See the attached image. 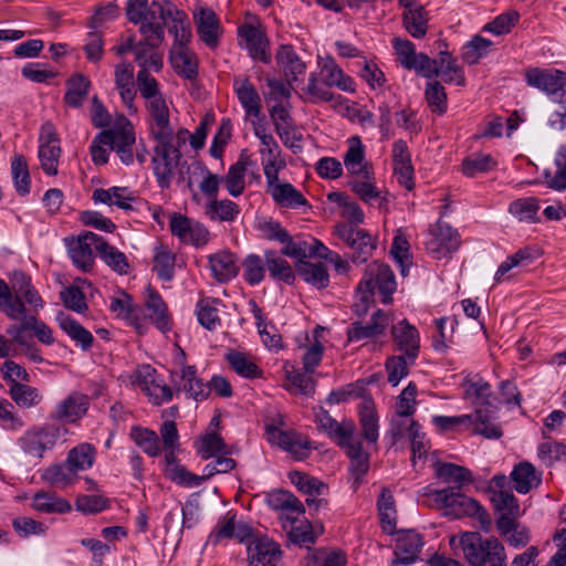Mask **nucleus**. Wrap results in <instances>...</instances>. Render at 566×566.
I'll use <instances>...</instances> for the list:
<instances>
[{"label": "nucleus", "instance_id": "11", "mask_svg": "<svg viewBox=\"0 0 566 566\" xmlns=\"http://www.w3.org/2000/svg\"><path fill=\"white\" fill-rule=\"evenodd\" d=\"M397 62L406 70L413 71L417 75L429 77L434 73V59L423 52H417L415 43L407 39L395 38L392 40Z\"/></svg>", "mask_w": 566, "mask_h": 566}, {"label": "nucleus", "instance_id": "61", "mask_svg": "<svg viewBox=\"0 0 566 566\" xmlns=\"http://www.w3.org/2000/svg\"><path fill=\"white\" fill-rule=\"evenodd\" d=\"M296 271L306 283L317 289H324L329 284V275L324 264L307 261L297 262Z\"/></svg>", "mask_w": 566, "mask_h": 566}, {"label": "nucleus", "instance_id": "10", "mask_svg": "<svg viewBox=\"0 0 566 566\" xmlns=\"http://www.w3.org/2000/svg\"><path fill=\"white\" fill-rule=\"evenodd\" d=\"M460 244L458 230L442 221H438L429 229L424 241L427 252L436 260L450 256Z\"/></svg>", "mask_w": 566, "mask_h": 566}, {"label": "nucleus", "instance_id": "21", "mask_svg": "<svg viewBox=\"0 0 566 566\" xmlns=\"http://www.w3.org/2000/svg\"><path fill=\"white\" fill-rule=\"evenodd\" d=\"M103 136L108 140L111 150L115 151L124 165L129 166L134 163L133 147L136 144V135L129 122L105 130Z\"/></svg>", "mask_w": 566, "mask_h": 566}, {"label": "nucleus", "instance_id": "5", "mask_svg": "<svg viewBox=\"0 0 566 566\" xmlns=\"http://www.w3.org/2000/svg\"><path fill=\"white\" fill-rule=\"evenodd\" d=\"M67 429L62 426L41 423L27 429L17 443L24 454L41 460L46 452L64 441Z\"/></svg>", "mask_w": 566, "mask_h": 566}, {"label": "nucleus", "instance_id": "22", "mask_svg": "<svg viewBox=\"0 0 566 566\" xmlns=\"http://www.w3.org/2000/svg\"><path fill=\"white\" fill-rule=\"evenodd\" d=\"M170 381L177 392L184 391L188 398L202 401L209 397V385L197 376L196 366L185 365L180 371H170Z\"/></svg>", "mask_w": 566, "mask_h": 566}, {"label": "nucleus", "instance_id": "13", "mask_svg": "<svg viewBox=\"0 0 566 566\" xmlns=\"http://www.w3.org/2000/svg\"><path fill=\"white\" fill-rule=\"evenodd\" d=\"M192 18L200 41L209 49L216 50L223 33L216 12L207 6L196 4Z\"/></svg>", "mask_w": 566, "mask_h": 566}, {"label": "nucleus", "instance_id": "48", "mask_svg": "<svg viewBox=\"0 0 566 566\" xmlns=\"http://www.w3.org/2000/svg\"><path fill=\"white\" fill-rule=\"evenodd\" d=\"M209 265L213 277L220 283L229 282L237 276L239 271L235 256L228 251L210 255Z\"/></svg>", "mask_w": 566, "mask_h": 566}, {"label": "nucleus", "instance_id": "56", "mask_svg": "<svg viewBox=\"0 0 566 566\" xmlns=\"http://www.w3.org/2000/svg\"><path fill=\"white\" fill-rule=\"evenodd\" d=\"M436 474L443 482L453 483L452 488L455 490H461L464 484L473 481L472 472L469 469L453 463H438Z\"/></svg>", "mask_w": 566, "mask_h": 566}, {"label": "nucleus", "instance_id": "39", "mask_svg": "<svg viewBox=\"0 0 566 566\" xmlns=\"http://www.w3.org/2000/svg\"><path fill=\"white\" fill-rule=\"evenodd\" d=\"M343 161L353 178L373 171L371 165L366 160L365 148L358 136L348 139V148L344 154Z\"/></svg>", "mask_w": 566, "mask_h": 566}, {"label": "nucleus", "instance_id": "4", "mask_svg": "<svg viewBox=\"0 0 566 566\" xmlns=\"http://www.w3.org/2000/svg\"><path fill=\"white\" fill-rule=\"evenodd\" d=\"M156 145L154 146V154L151 158L153 170L161 189H168L175 170H178L179 181H185V168L189 170L186 161L181 163V151L178 146H175V135L165 138H154Z\"/></svg>", "mask_w": 566, "mask_h": 566}, {"label": "nucleus", "instance_id": "62", "mask_svg": "<svg viewBox=\"0 0 566 566\" xmlns=\"http://www.w3.org/2000/svg\"><path fill=\"white\" fill-rule=\"evenodd\" d=\"M227 361L241 377L256 379L263 376L262 369L245 354L232 350L227 355Z\"/></svg>", "mask_w": 566, "mask_h": 566}, {"label": "nucleus", "instance_id": "36", "mask_svg": "<svg viewBox=\"0 0 566 566\" xmlns=\"http://www.w3.org/2000/svg\"><path fill=\"white\" fill-rule=\"evenodd\" d=\"M268 504L272 510L282 512V516L291 523H295L297 516L305 512L303 503L294 494L284 490L269 493Z\"/></svg>", "mask_w": 566, "mask_h": 566}, {"label": "nucleus", "instance_id": "47", "mask_svg": "<svg viewBox=\"0 0 566 566\" xmlns=\"http://www.w3.org/2000/svg\"><path fill=\"white\" fill-rule=\"evenodd\" d=\"M92 199L95 203L116 206L123 210H130L135 198L126 187H111L108 189H95Z\"/></svg>", "mask_w": 566, "mask_h": 566}, {"label": "nucleus", "instance_id": "14", "mask_svg": "<svg viewBox=\"0 0 566 566\" xmlns=\"http://www.w3.org/2000/svg\"><path fill=\"white\" fill-rule=\"evenodd\" d=\"M254 135L260 140L259 153L265 179L274 178L275 175H280V171L286 167L282 149L275 138L266 133L263 127H255Z\"/></svg>", "mask_w": 566, "mask_h": 566}, {"label": "nucleus", "instance_id": "26", "mask_svg": "<svg viewBox=\"0 0 566 566\" xmlns=\"http://www.w3.org/2000/svg\"><path fill=\"white\" fill-rule=\"evenodd\" d=\"M395 349L417 359L420 349V335L418 329L406 318L394 324L390 329Z\"/></svg>", "mask_w": 566, "mask_h": 566}, {"label": "nucleus", "instance_id": "34", "mask_svg": "<svg viewBox=\"0 0 566 566\" xmlns=\"http://www.w3.org/2000/svg\"><path fill=\"white\" fill-rule=\"evenodd\" d=\"M319 76L324 77L325 84L329 87H336L343 92L354 93L356 91L355 81L347 75L336 61L326 56L318 61Z\"/></svg>", "mask_w": 566, "mask_h": 566}, {"label": "nucleus", "instance_id": "7", "mask_svg": "<svg viewBox=\"0 0 566 566\" xmlns=\"http://www.w3.org/2000/svg\"><path fill=\"white\" fill-rule=\"evenodd\" d=\"M524 80L531 87L544 93L552 102H566V72L557 69L531 67Z\"/></svg>", "mask_w": 566, "mask_h": 566}, {"label": "nucleus", "instance_id": "33", "mask_svg": "<svg viewBox=\"0 0 566 566\" xmlns=\"http://www.w3.org/2000/svg\"><path fill=\"white\" fill-rule=\"evenodd\" d=\"M282 557V551L272 538L256 536L248 545V558L260 563L262 566H277Z\"/></svg>", "mask_w": 566, "mask_h": 566}, {"label": "nucleus", "instance_id": "19", "mask_svg": "<svg viewBox=\"0 0 566 566\" xmlns=\"http://www.w3.org/2000/svg\"><path fill=\"white\" fill-rule=\"evenodd\" d=\"M336 233L354 251V263H365L376 249L375 239L361 229L339 224L336 227Z\"/></svg>", "mask_w": 566, "mask_h": 566}, {"label": "nucleus", "instance_id": "54", "mask_svg": "<svg viewBox=\"0 0 566 566\" xmlns=\"http://www.w3.org/2000/svg\"><path fill=\"white\" fill-rule=\"evenodd\" d=\"M402 22L406 31L415 39H421L428 32V17L421 4L406 9Z\"/></svg>", "mask_w": 566, "mask_h": 566}, {"label": "nucleus", "instance_id": "27", "mask_svg": "<svg viewBox=\"0 0 566 566\" xmlns=\"http://www.w3.org/2000/svg\"><path fill=\"white\" fill-rule=\"evenodd\" d=\"M239 35L244 42V49L254 61L262 62L264 64L271 62L269 40L260 28L252 24L242 25L239 29Z\"/></svg>", "mask_w": 566, "mask_h": 566}, {"label": "nucleus", "instance_id": "50", "mask_svg": "<svg viewBox=\"0 0 566 566\" xmlns=\"http://www.w3.org/2000/svg\"><path fill=\"white\" fill-rule=\"evenodd\" d=\"M61 329L83 350H88L94 342L92 333L82 326L76 319L60 314L56 317Z\"/></svg>", "mask_w": 566, "mask_h": 566}, {"label": "nucleus", "instance_id": "55", "mask_svg": "<svg viewBox=\"0 0 566 566\" xmlns=\"http://www.w3.org/2000/svg\"><path fill=\"white\" fill-rule=\"evenodd\" d=\"M205 213L212 221L232 222L238 218L240 207L229 199L213 198L207 202Z\"/></svg>", "mask_w": 566, "mask_h": 566}, {"label": "nucleus", "instance_id": "9", "mask_svg": "<svg viewBox=\"0 0 566 566\" xmlns=\"http://www.w3.org/2000/svg\"><path fill=\"white\" fill-rule=\"evenodd\" d=\"M64 242L72 263L83 272L92 271L95 262L94 251L99 254V243L103 242V237L85 231L76 238H65Z\"/></svg>", "mask_w": 566, "mask_h": 566}, {"label": "nucleus", "instance_id": "28", "mask_svg": "<svg viewBox=\"0 0 566 566\" xmlns=\"http://www.w3.org/2000/svg\"><path fill=\"white\" fill-rule=\"evenodd\" d=\"M151 35L143 34L144 39L136 44L135 61L139 70L158 73L164 65L163 53L158 50L164 40L157 42L151 39Z\"/></svg>", "mask_w": 566, "mask_h": 566}, {"label": "nucleus", "instance_id": "38", "mask_svg": "<svg viewBox=\"0 0 566 566\" xmlns=\"http://www.w3.org/2000/svg\"><path fill=\"white\" fill-rule=\"evenodd\" d=\"M168 21L171 23L168 30L175 36L174 45H187L192 36L189 20L187 14L179 10L172 2H167L164 25Z\"/></svg>", "mask_w": 566, "mask_h": 566}, {"label": "nucleus", "instance_id": "42", "mask_svg": "<svg viewBox=\"0 0 566 566\" xmlns=\"http://www.w3.org/2000/svg\"><path fill=\"white\" fill-rule=\"evenodd\" d=\"M170 63L175 72L187 80H195L198 75L197 55L187 45H172Z\"/></svg>", "mask_w": 566, "mask_h": 566}, {"label": "nucleus", "instance_id": "57", "mask_svg": "<svg viewBox=\"0 0 566 566\" xmlns=\"http://www.w3.org/2000/svg\"><path fill=\"white\" fill-rule=\"evenodd\" d=\"M497 161L489 154L475 153L462 160L461 172L468 178L486 174L496 168Z\"/></svg>", "mask_w": 566, "mask_h": 566}, {"label": "nucleus", "instance_id": "35", "mask_svg": "<svg viewBox=\"0 0 566 566\" xmlns=\"http://www.w3.org/2000/svg\"><path fill=\"white\" fill-rule=\"evenodd\" d=\"M145 307L148 313V318L153 324L163 333L171 329L172 319L168 311L167 304L153 287L148 286L145 295Z\"/></svg>", "mask_w": 566, "mask_h": 566}, {"label": "nucleus", "instance_id": "45", "mask_svg": "<svg viewBox=\"0 0 566 566\" xmlns=\"http://www.w3.org/2000/svg\"><path fill=\"white\" fill-rule=\"evenodd\" d=\"M65 85L64 103L72 108L83 106L92 87L90 78L81 73H76L66 81Z\"/></svg>", "mask_w": 566, "mask_h": 566}, {"label": "nucleus", "instance_id": "18", "mask_svg": "<svg viewBox=\"0 0 566 566\" xmlns=\"http://www.w3.org/2000/svg\"><path fill=\"white\" fill-rule=\"evenodd\" d=\"M9 280L12 284L14 301H19L24 307L23 314H38L43 310L44 301L32 284L30 275L15 270L11 273Z\"/></svg>", "mask_w": 566, "mask_h": 566}, {"label": "nucleus", "instance_id": "30", "mask_svg": "<svg viewBox=\"0 0 566 566\" xmlns=\"http://www.w3.org/2000/svg\"><path fill=\"white\" fill-rule=\"evenodd\" d=\"M314 416L318 428L324 430L338 446L356 433L353 421L338 422L323 407L315 409Z\"/></svg>", "mask_w": 566, "mask_h": 566}, {"label": "nucleus", "instance_id": "20", "mask_svg": "<svg viewBox=\"0 0 566 566\" xmlns=\"http://www.w3.org/2000/svg\"><path fill=\"white\" fill-rule=\"evenodd\" d=\"M392 321L390 313L377 310L368 322L352 323L347 329V338L349 342L376 340L386 334Z\"/></svg>", "mask_w": 566, "mask_h": 566}, {"label": "nucleus", "instance_id": "37", "mask_svg": "<svg viewBox=\"0 0 566 566\" xmlns=\"http://www.w3.org/2000/svg\"><path fill=\"white\" fill-rule=\"evenodd\" d=\"M233 90L238 101L248 117L259 118L261 115L262 102L253 83L244 78H235Z\"/></svg>", "mask_w": 566, "mask_h": 566}, {"label": "nucleus", "instance_id": "16", "mask_svg": "<svg viewBox=\"0 0 566 566\" xmlns=\"http://www.w3.org/2000/svg\"><path fill=\"white\" fill-rule=\"evenodd\" d=\"M90 405L91 399L86 394L73 390L54 406L50 419L62 423H77L87 415Z\"/></svg>", "mask_w": 566, "mask_h": 566}, {"label": "nucleus", "instance_id": "63", "mask_svg": "<svg viewBox=\"0 0 566 566\" xmlns=\"http://www.w3.org/2000/svg\"><path fill=\"white\" fill-rule=\"evenodd\" d=\"M218 303L219 301L216 298L203 297L196 304L198 322L202 327L209 331H214L221 325V319L217 308Z\"/></svg>", "mask_w": 566, "mask_h": 566}, {"label": "nucleus", "instance_id": "43", "mask_svg": "<svg viewBox=\"0 0 566 566\" xmlns=\"http://www.w3.org/2000/svg\"><path fill=\"white\" fill-rule=\"evenodd\" d=\"M325 328L323 326L317 325L311 336H307V344L302 346L304 353L302 355V364L303 369L306 374H312L315 371L317 366L321 364L324 346L322 344L323 334Z\"/></svg>", "mask_w": 566, "mask_h": 566}, {"label": "nucleus", "instance_id": "31", "mask_svg": "<svg viewBox=\"0 0 566 566\" xmlns=\"http://www.w3.org/2000/svg\"><path fill=\"white\" fill-rule=\"evenodd\" d=\"M422 536L415 531H406L398 535L395 548V563L400 565L413 564L423 546Z\"/></svg>", "mask_w": 566, "mask_h": 566}, {"label": "nucleus", "instance_id": "64", "mask_svg": "<svg viewBox=\"0 0 566 566\" xmlns=\"http://www.w3.org/2000/svg\"><path fill=\"white\" fill-rule=\"evenodd\" d=\"M352 191L355 192L363 201L371 203L380 198V191L376 187L375 176L373 171L354 177L348 181Z\"/></svg>", "mask_w": 566, "mask_h": 566}, {"label": "nucleus", "instance_id": "8", "mask_svg": "<svg viewBox=\"0 0 566 566\" xmlns=\"http://www.w3.org/2000/svg\"><path fill=\"white\" fill-rule=\"evenodd\" d=\"M283 417L277 415L271 423L265 424V434L271 444L277 446L297 460L308 455L310 442L294 430H283Z\"/></svg>", "mask_w": 566, "mask_h": 566}, {"label": "nucleus", "instance_id": "25", "mask_svg": "<svg viewBox=\"0 0 566 566\" xmlns=\"http://www.w3.org/2000/svg\"><path fill=\"white\" fill-rule=\"evenodd\" d=\"M265 181L268 193H270L273 201L280 207L287 209L310 207L308 201L302 192L290 182H281L279 175H275L274 178L265 179Z\"/></svg>", "mask_w": 566, "mask_h": 566}, {"label": "nucleus", "instance_id": "17", "mask_svg": "<svg viewBox=\"0 0 566 566\" xmlns=\"http://www.w3.org/2000/svg\"><path fill=\"white\" fill-rule=\"evenodd\" d=\"M169 227L171 233L181 243L199 248L206 245L209 241L210 233L208 229L200 222L181 213H174L170 217Z\"/></svg>", "mask_w": 566, "mask_h": 566}, {"label": "nucleus", "instance_id": "23", "mask_svg": "<svg viewBox=\"0 0 566 566\" xmlns=\"http://www.w3.org/2000/svg\"><path fill=\"white\" fill-rule=\"evenodd\" d=\"M149 114V132L153 138H165L175 135L170 124V111L164 95L146 102Z\"/></svg>", "mask_w": 566, "mask_h": 566}, {"label": "nucleus", "instance_id": "53", "mask_svg": "<svg viewBox=\"0 0 566 566\" xmlns=\"http://www.w3.org/2000/svg\"><path fill=\"white\" fill-rule=\"evenodd\" d=\"M264 261L270 276L273 280L282 281L286 284H293L295 281V273L291 264L280 256L273 250L264 251Z\"/></svg>", "mask_w": 566, "mask_h": 566}, {"label": "nucleus", "instance_id": "51", "mask_svg": "<svg viewBox=\"0 0 566 566\" xmlns=\"http://www.w3.org/2000/svg\"><path fill=\"white\" fill-rule=\"evenodd\" d=\"M41 478L44 482L64 489L74 484L78 475L73 471L66 461L51 464L42 471Z\"/></svg>", "mask_w": 566, "mask_h": 566}, {"label": "nucleus", "instance_id": "59", "mask_svg": "<svg viewBox=\"0 0 566 566\" xmlns=\"http://www.w3.org/2000/svg\"><path fill=\"white\" fill-rule=\"evenodd\" d=\"M32 507L42 513H67L72 510L70 502L48 492H38L32 499Z\"/></svg>", "mask_w": 566, "mask_h": 566}, {"label": "nucleus", "instance_id": "40", "mask_svg": "<svg viewBox=\"0 0 566 566\" xmlns=\"http://www.w3.org/2000/svg\"><path fill=\"white\" fill-rule=\"evenodd\" d=\"M433 70L434 73L428 77L429 80L441 76L447 83H454L459 86L465 84L462 67L458 65L457 59L447 50L439 52L438 60H434Z\"/></svg>", "mask_w": 566, "mask_h": 566}, {"label": "nucleus", "instance_id": "49", "mask_svg": "<svg viewBox=\"0 0 566 566\" xmlns=\"http://www.w3.org/2000/svg\"><path fill=\"white\" fill-rule=\"evenodd\" d=\"M329 88L325 84L324 77H318L316 73H311L307 85L303 88V98L311 103L336 101L342 104L347 102L343 96L335 95Z\"/></svg>", "mask_w": 566, "mask_h": 566}, {"label": "nucleus", "instance_id": "2", "mask_svg": "<svg viewBox=\"0 0 566 566\" xmlns=\"http://www.w3.org/2000/svg\"><path fill=\"white\" fill-rule=\"evenodd\" d=\"M458 545L469 566H507L504 545L495 536L483 537L479 532H463L450 538Z\"/></svg>", "mask_w": 566, "mask_h": 566}, {"label": "nucleus", "instance_id": "1", "mask_svg": "<svg viewBox=\"0 0 566 566\" xmlns=\"http://www.w3.org/2000/svg\"><path fill=\"white\" fill-rule=\"evenodd\" d=\"M396 289L395 274L388 264L377 261L368 264L363 280L356 287V301L353 304V311L358 316L365 315L374 302L376 291L381 296L384 304L390 303Z\"/></svg>", "mask_w": 566, "mask_h": 566}, {"label": "nucleus", "instance_id": "32", "mask_svg": "<svg viewBox=\"0 0 566 566\" xmlns=\"http://www.w3.org/2000/svg\"><path fill=\"white\" fill-rule=\"evenodd\" d=\"M115 87L119 93L123 104L130 114L137 112L135 105L136 86L134 83V69L129 63H120L116 65L114 71Z\"/></svg>", "mask_w": 566, "mask_h": 566}, {"label": "nucleus", "instance_id": "60", "mask_svg": "<svg viewBox=\"0 0 566 566\" xmlns=\"http://www.w3.org/2000/svg\"><path fill=\"white\" fill-rule=\"evenodd\" d=\"M247 167L248 160L241 156L235 164L229 167L227 175L222 177V182H224L226 189L230 196L239 197L243 193Z\"/></svg>", "mask_w": 566, "mask_h": 566}, {"label": "nucleus", "instance_id": "24", "mask_svg": "<svg viewBox=\"0 0 566 566\" xmlns=\"http://www.w3.org/2000/svg\"><path fill=\"white\" fill-rule=\"evenodd\" d=\"M448 516L451 518L474 517L484 533H489L492 528V520L486 510L476 500L462 494L461 490H459Z\"/></svg>", "mask_w": 566, "mask_h": 566}, {"label": "nucleus", "instance_id": "41", "mask_svg": "<svg viewBox=\"0 0 566 566\" xmlns=\"http://www.w3.org/2000/svg\"><path fill=\"white\" fill-rule=\"evenodd\" d=\"M339 447L345 451L350 459L349 470L357 482L368 472L369 455L363 450V444L359 438L355 434L344 441Z\"/></svg>", "mask_w": 566, "mask_h": 566}, {"label": "nucleus", "instance_id": "46", "mask_svg": "<svg viewBox=\"0 0 566 566\" xmlns=\"http://www.w3.org/2000/svg\"><path fill=\"white\" fill-rule=\"evenodd\" d=\"M377 510L381 528L387 534H394L397 528L396 501L391 491L382 488L377 500Z\"/></svg>", "mask_w": 566, "mask_h": 566}, {"label": "nucleus", "instance_id": "58", "mask_svg": "<svg viewBox=\"0 0 566 566\" xmlns=\"http://www.w3.org/2000/svg\"><path fill=\"white\" fill-rule=\"evenodd\" d=\"M130 439L150 458L161 453L160 438L150 429L134 426L130 429Z\"/></svg>", "mask_w": 566, "mask_h": 566}, {"label": "nucleus", "instance_id": "29", "mask_svg": "<svg viewBox=\"0 0 566 566\" xmlns=\"http://www.w3.org/2000/svg\"><path fill=\"white\" fill-rule=\"evenodd\" d=\"M275 60L290 85H293L306 72L305 62L302 61L295 49L290 44H282L277 48Z\"/></svg>", "mask_w": 566, "mask_h": 566}, {"label": "nucleus", "instance_id": "44", "mask_svg": "<svg viewBox=\"0 0 566 566\" xmlns=\"http://www.w3.org/2000/svg\"><path fill=\"white\" fill-rule=\"evenodd\" d=\"M510 478L514 484V489L520 494H527L532 489L537 488L542 483V474L537 472L532 463L526 461L516 464Z\"/></svg>", "mask_w": 566, "mask_h": 566}, {"label": "nucleus", "instance_id": "12", "mask_svg": "<svg viewBox=\"0 0 566 566\" xmlns=\"http://www.w3.org/2000/svg\"><path fill=\"white\" fill-rule=\"evenodd\" d=\"M135 384L145 392L154 405L169 402L174 390L161 379L150 365L139 366L135 371Z\"/></svg>", "mask_w": 566, "mask_h": 566}, {"label": "nucleus", "instance_id": "3", "mask_svg": "<svg viewBox=\"0 0 566 566\" xmlns=\"http://www.w3.org/2000/svg\"><path fill=\"white\" fill-rule=\"evenodd\" d=\"M463 385L467 398L475 407V412L472 415L476 421L475 428H473L474 432L488 439H499L502 437L501 428L492 422L496 407L490 384L482 378H465Z\"/></svg>", "mask_w": 566, "mask_h": 566}, {"label": "nucleus", "instance_id": "15", "mask_svg": "<svg viewBox=\"0 0 566 566\" xmlns=\"http://www.w3.org/2000/svg\"><path fill=\"white\" fill-rule=\"evenodd\" d=\"M61 156L60 139L55 126L51 122L42 124L39 135V159L41 168L49 176L57 174Z\"/></svg>", "mask_w": 566, "mask_h": 566}, {"label": "nucleus", "instance_id": "6", "mask_svg": "<svg viewBox=\"0 0 566 566\" xmlns=\"http://www.w3.org/2000/svg\"><path fill=\"white\" fill-rule=\"evenodd\" d=\"M168 0L163 2L148 0H128L126 8L127 19L140 25L142 34H153L151 39L159 42L165 40L164 15L166 13Z\"/></svg>", "mask_w": 566, "mask_h": 566}, {"label": "nucleus", "instance_id": "52", "mask_svg": "<svg viewBox=\"0 0 566 566\" xmlns=\"http://www.w3.org/2000/svg\"><path fill=\"white\" fill-rule=\"evenodd\" d=\"M95 459V447L88 442H83L67 452L65 461L77 474L78 472L90 470L93 467Z\"/></svg>", "mask_w": 566, "mask_h": 566}]
</instances>
